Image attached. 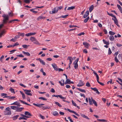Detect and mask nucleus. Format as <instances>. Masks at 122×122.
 <instances>
[{
    "label": "nucleus",
    "mask_w": 122,
    "mask_h": 122,
    "mask_svg": "<svg viewBox=\"0 0 122 122\" xmlns=\"http://www.w3.org/2000/svg\"><path fill=\"white\" fill-rule=\"evenodd\" d=\"M2 17L4 18L3 20V23L0 25V29H1L4 26V24H6L7 23V21L9 20V17L8 15H6L5 14H4L2 15Z\"/></svg>",
    "instance_id": "obj_1"
},
{
    "label": "nucleus",
    "mask_w": 122,
    "mask_h": 122,
    "mask_svg": "<svg viewBox=\"0 0 122 122\" xmlns=\"http://www.w3.org/2000/svg\"><path fill=\"white\" fill-rule=\"evenodd\" d=\"M24 91L25 92V93L28 95L32 96V95L31 93L30 92H31L30 90H29L27 89H23Z\"/></svg>",
    "instance_id": "obj_2"
},
{
    "label": "nucleus",
    "mask_w": 122,
    "mask_h": 122,
    "mask_svg": "<svg viewBox=\"0 0 122 122\" xmlns=\"http://www.w3.org/2000/svg\"><path fill=\"white\" fill-rule=\"evenodd\" d=\"M58 9H57L56 7H55L53 10L52 11H50V14H55L57 12Z\"/></svg>",
    "instance_id": "obj_3"
},
{
    "label": "nucleus",
    "mask_w": 122,
    "mask_h": 122,
    "mask_svg": "<svg viewBox=\"0 0 122 122\" xmlns=\"http://www.w3.org/2000/svg\"><path fill=\"white\" fill-rule=\"evenodd\" d=\"M84 84V83L81 80H80L77 86L78 87H80L83 86Z\"/></svg>",
    "instance_id": "obj_4"
},
{
    "label": "nucleus",
    "mask_w": 122,
    "mask_h": 122,
    "mask_svg": "<svg viewBox=\"0 0 122 122\" xmlns=\"http://www.w3.org/2000/svg\"><path fill=\"white\" fill-rule=\"evenodd\" d=\"M114 19L113 18H112V20H113L114 22V23L118 27L119 26V25L118 23V20L116 17Z\"/></svg>",
    "instance_id": "obj_5"
},
{
    "label": "nucleus",
    "mask_w": 122,
    "mask_h": 122,
    "mask_svg": "<svg viewBox=\"0 0 122 122\" xmlns=\"http://www.w3.org/2000/svg\"><path fill=\"white\" fill-rule=\"evenodd\" d=\"M51 65L54 70L56 71H57L58 70V69L57 66L55 63H53L51 64Z\"/></svg>",
    "instance_id": "obj_6"
},
{
    "label": "nucleus",
    "mask_w": 122,
    "mask_h": 122,
    "mask_svg": "<svg viewBox=\"0 0 122 122\" xmlns=\"http://www.w3.org/2000/svg\"><path fill=\"white\" fill-rule=\"evenodd\" d=\"M83 44L84 46L87 49L88 48L89 46L90 45L88 43L86 42H83Z\"/></svg>",
    "instance_id": "obj_7"
},
{
    "label": "nucleus",
    "mask_w": 122,
    "mask_h": 122,
    "mask_svg": "<svg viewBox=\"0 0 122 122\" xmlns=\"http://www.w3.org/2000/svg\"><path fill=\"white\" fill-rule=\"evenodd\" d=\"M11 105H17L19 107H20L21 105L20 104L19 102L17 101L11 104Z\"/></svg>",
    "instance_id": "obj_8"
},
{
    "label": "nucleus",
    "mask_w": 122,
    "mask_h": 122,
    "mask_svg": "<svg viewBox=\"0 0 122 122\" xmlns=\"http://www.w3.org/2000/svg\"><path fill=\"white\" fill-rule=\"evenodd\" d=\"M4 112V115H10L11 114V111H5Z\"/></svg>",
    "instance_id": "obj_9"
},
{
    "label": "nucleus",
    "mask_w": 122,
    "mask_h": 122,
    "mask_svg": "<svg viewBox=\"0 0 122 122\" xmlns=\"http://www.w3.org/2000/svg\"><path fill=\"white\" fill-rule=\"evenodd\" d=\"M24 109L23 107H17L16 109V111L17 112H20L22 111V110Z\"/></svg>",
    "instance_id": "obj_10"
},
{
    "label": "nucleus",
    "mask_w": 122,
    "mask_h": 122,
    "mask_svg": "<svg viewBox=\"0 0 122 122\" xmlns=\"http://www.w3.org/2000/svg\"><path fill=\"white\" fill-rule=\"evenodd\" d=\"M36 60L39 61H40V63L43 65H45V63L40 58H38L36 59Z\"/></svg>",
    "instance_id": "obj_11"
},
{
    "label": "nucleus",
    "mask_w": 122,
    "mask_h": 122,
    "mask_svg": "<svg viewBox=\"0 0 122 122\" xmlns=\"http://www.w3.org/2000/svg\"><path fill=\"white\" fill-rule=\"evenodd\" d=\"M64 80L63 79H62L61 81H59V82L61 86H63L64 85Z\"/></svg>",
    "instance_id": "obj_12"
},
{
    "label": "nucleus",
    "mask_w": 122,
    "mask_h": 122,
    "mask_svg": "<svg viewBox=\"0 0 122 122\" xmlns=\"http://www.w3.org/2000/svg\"><path fill=\"white\" fill-rule=\"evenodd\" d=\"M68 58L67 60L69 59L70 60L69 64H71L72 63V61L73 60V58L71 57L70 56H68Z\"/></svg>",
    "instance_id": "obj_13"
},
{
    "label": "nucleus",
    "mask_w": 122,
    "mask_h": 122,
    "mask_svg": "<svg viewBox=\"0 0 122 122\" xmlns=\"http://www.w3.org/2000/svg\"><path fill=\"white\" fill-rule=\"evenodd\" d=\"M89 12L88 10L85 13V14L83 16V17L84 18H86L89 15Z\"/></svg>",
    "instance_id": "obj_14"
},
{
    "label": "nucleus",
    "mask_w": 122,
    "mask_h": 122,
    "mask_svg": "<svg viewBox=\"0 0 122 122\" xmlns=\"http://www.w3.org/2000/svg\"><path fill=\"white\" fill-rule=\"evenodd\" d=\"M3 98H9V99H14V98H15V96H5L3 97Z\"/></svg>",
    "instance_id": "obj_15"
},
{
    "label": "nucleus",
    "mask_w": 122,
    "mask_h": 122,
    "mask_svg": "<svg viewBox=\"0 0 122 122\" xmlns=\"http://www.w3.org/2000/svg\"><path fill=\"white\" fill-rule=\"evenodd\" d=\"M24 113L25 115H26L30 116H32V115L28 112H25Z\"/></svg>",
    "instance_id": "obj_16"
},
{
    "label": "nucleus",
    "mask_w": 122,
    "mask_h": 122,
    "mask_svg": "<svg viewBox=\"0 0 122 122\" xmlns=\"http://www.w3.org/2000/svg\"><path fill=\"white\" fill-rule=\"evenodd\" d=\"M42 107V109L43 110H45L47 109H49L51 108L49 106Z\"/></svg>",
    "instance_id": "obj_17"
},
{
    "label": "nucleus",
    "mask_w": 122,
    "mask_h": 122,
    "mask_svg": "<svg viewBox=\"0 0 122 122\" xmlns=\"http://www.w3.org/2000/svg\"><path fill=\"white\" fill-rule=\"evenodd\" d=\"M46 17H43L41 16H40L37 18L38 20H40L44 19Z\"/></svg>",
    "instance_id": "obj_18"
},
{
    "label": "nucleus",
    "mask_w": 122,
    "mask_h": 122,
    "mask_svg": "<svg viewBox=\"0 0 122 122\" xmlns=\"http://www.w3.org/2000/svg\"><path fill=\"white\" fill-rule=\"evenodd\" d=\"M94 8V6L93 5H92L90 6L89 8V11L90 12H91L93 10Z\"/></svg>",
    "instance_id": "obj_19"
},
{
    "label": "nucleus",
    "mask_w": 122,
    "mask_h": 122,
    "mask_svg": "<svg viewBox=\"0 0 122 122\" xmlns=\"http://www.w3.org/2000/svg\"><path fill=\"white\" fill-rule=\"evenodd\" d=\"M91 99H92V101L93 102V103L94 104L95 106H96V107H97V105L96 102L94 100L92 97H91Z\"/></svg>",
    "instance_id": "obj_20"
},
{
    "label": "nucleus",
    "mask_w": 122,
    "mask_h": 122,
    "mask_svg": "<svg viewBox=\"0 0 122 122\" xmlns=\"http://www.w3.org/2000/svg\"><path fill=\"white\" fill-rule=\"evenodd\" d=\"M81 116L82 117L84 118H85L86 119L88 120L90 119L87 116H86V115H84V114H81Z\"/></svg>",
    "instance_id": "obj_21"
},
{
    "label": "nucleus",
    "mask_w": 122,
    "mask_h": 122,
    "mask_svg": "<svg viewBox=\"0 0 122 122\" xmlns=\"http://www.w3.org/2000/svg\"><path fill=\"white\" fill-rule=\"evenodd\" d=\"M63 75L66 76V81L67 82L69 83L71 81V80L70 79H67V76L65 74H63Z\"/></svg>",
    "instance_id": "obj_22"
},
{
    "label": "nucleus",
    "mask_w": 122,
    "mask_h": 122,
    "mask_svg": "<svg viewBox=\"0 0 122 122\" xmlns=\"http://www.w3.org/2000/svg\"><path fill=\"white\" fill-rule=\"evenodd\" d=\"M20 94L22 95V97L23 99H24L25 98V94L21 91H20Z\"/></svg>",
    "instance_id": "obj_23"
},
{
    "label": "nucleus",
    "mask_w": 122,
    "mask_h": 122,
    "mask_svg": "<svg viewBox=\"0 0 122 122\" xmlns=\"http://www.w3.org/2000/svg\"><path fill=\"white\" fill-rule=\"evenodd\" d=\"M77 89L78 90L80 91V92H84L85 93H86V91L82 89H81L80 88H77Z\"/></svg>",
    "instance_id": "obj_24"
},
{
    "label": "nucleus",
    "mask_w": 122,
    "mask_h": 122,
    "mask_svg": "<svg viewBox=\"0 0 122 122\" xmlns=\"http://www.w3.org/2000/svg\"><path fill=\"white\" fill-rule=\"evenodd\" d=\"M53 114L54 116H57L59 115L58 113L56 111L53 112Z\"/></svg>",
    "instance_id": "obj_25"
},
{
    "label": "nucleus",
    "mask_w": 122,
    "mask_h": 122,
    "mask_svg": "<svg viewBox=\"0 0 122 122\" xmlns=\"http://www.w3.org/2000/svg\"><path fill=\"white\" fill-rule=\"evenodd\" d=\"M15 21H19V20L17 19H15L12 20H10L9 22V23H12V22H14Z\"/></svg>",
    "instance_id": "obj_26"
},
{
    "label": "nucleus",
    "mask_w": 122,
    "mask_h": 122,
    "mask_svg": "<svg viewBox=\"0 0 122 122\" xmlns=\"http://www.w3.org/2000/svg\"><path fill=\"white\" fill-rule=\"evenodd\" d=\"M19 116V115H18L15 116H14L12 117L13 120H14L17 119L18 117Z\"/></svg>",
    "instance_id": "obj_27"
},
{
    "label": "nucleus",
    "mask_w": 122,
    "mask_h": 122,
    "mask_svg": "<svg viewBox=\"0 0 122 122\" xmlns=\"http://www.w3.org/2000/svg\"><path fill=\"white\" fill-rule=\"evenodd\" d=\"M36 39L34 37H31L30 38V40L32 42H33L35 41H36Z\"/></svg>",
    "instance_id": "obj_28"
},
{
    "label": "nucleus",
    "mask_w": 122,
    "mask_h": 122,
    "mask_svg": "<svg viewBox=\"0 0 122 122\" xmlns=\"http://www.w3.org/2000/svg\"><path fill=\"white\" fill-rule=\"evenodd\" d=\"M33 104L34 105L36 106L37 107H41V104H35V103H33Z\"/></svg>",
    "instance_id": "obj_29"
},
{
    "label": "nucleus",
    "mask_w": 122,
    "mask_h": 122,
    "mask_svg": "<svg viewBox=\"0 0 122 122\" xmlns=\"http://www.w3.org/2000/svg\"><path fill=\"white\" fill-rule=\"evenodd\" d=\"M103 41L104 44L107 45H109V42H106L104 39L103 40Z\"/></svg>",
    "instance_id": "obj_30"
},
{
    "label": "nucleus",
    "mask_w": 122,
    "mask_h": 122,
    "mask_svg": "<svg viewBox=\"0 0 122 122\" xmlns=\"http://www.w3.org/2000/svg\"><path fill=\"white\" fill-rule=\"evenodd\" d=\"M75 8V6H72L70 7H68L67 9L68 10H72Z\"/></svg>",
    "instance_id": "obj_31"
},
{
    "label": "nucleus",
    "mask_w": 122,
    "mask_h": 122,
    "mask_svg": "<svg viewBox=\"0 0 122 122\" xmlns=\"http://www.w3.org/2000/svg\"><path fill=\"white\" fill-rule=\"evenodd\" d=\"M22 53L28 56H29L30 55V54L28 52H26L24 51H22Z\"/></svg>",
    "instance_id": "obj_32"
},
{
    "label": "nucleus",
    "mask_w": 122,
    "mask_h": 122,
    "mask_svg": "<svg viewBox=\"0 0 122 122\" xmlns=\"http://www.w3.org/2000/svg\"><path fill=\"white\" fill-rule=\"evenodd\" d=\"M109 39L111 41H113L114 40V38L113 36H111L109 37Z\"/></svg>",
    "instance_id": "obj_33"
},
{
    "label": "nucleus",
    "mask_w": 122,
    "mask_h": 122,
    "mask_svg": "<svg viewBox=\"0 0 122 122\" xmlns=\"http://www.w3.org/2000/svg\"><path fill=\"white\" fill-rule=\"evenodd\" d=\"M73 64L74 65V67L76 69L78 67L77 63H75V62H74Z\"/></svg>",
    "instance_id": "obj_34"
},
{
    "label": "nucleus",
    "mask_w": 122,
    "mask_h": 122,
    "mask_svg": "<svg viewBox=\"0 0 122 122\" xmlns=\"http://www.w3.org/2000/svg\"><path fill=\"white\" fill-rule=\"evenodd\" d=\"M55 103L56 104L58 105L59 107H61L62 106L58 102H55Z\"/></svg>",
    "instance_id": "obj_35"
},
{
    "label": "nucleus",
    "mask_w": 122,
    "mask_h": 122,
    "mask_svg": "<svg viewBox=\"0 0 122 122\" xmlns=\"http://www.w3.org/2000/svg\"><path fill=\"white\" fill-rule=\"evenodd\" d=\"M34 9H32L30 10V11L32 12L33 13H34L35 14H36L37 13V12L36 11H34Z\"/></svg>",
    "instance_id": "obj_36"
},
{
    "label": "nucleus",
    "mask_w": 122,
    "mask_h": 122,
    "mask_svg": "<svg viewBox=\"0 0 122 122\" xmlns=\"http://www.w3.org/2000/svg\"><path fill=\"white\" fill-rule=\"evenodd\" d=\"M10 91L11 92L13 93H15V92L14 91V89L12 88H11L10 89Z\"/></svg>",
    "instance_id": "obj_37"
},
{
    "label": "nucleus",
    "mask_w": 122,
    "mask_h": 122,
    "mask_svg": "<svg viewBox=\"0 0 122 122\" xmlns=\"http://www.w3.org/2000/svg\"><path fill=\"white\" fill-rule=\"evenodd\" d=\"M10 107L12 109L15 110L17 107V106H12Z\"/></svg>",
    "instance_id": "obj_38"
},
{
    "label": "nucleus",
    "mask_w": 122,
    "mask_h": 122,
    "mask_svg": "<svg viewBox=\"0 0 122 122\" xmlns=\"http://www.w3.org/2000/svg\"><path fill=\"white\" fill-rule=\"evenodd\" d=\"M71 112H72V113L78 116H79V115L78 113H77L76 112H75V111H73L72 110Z\"/></svg>",
    "instance_id": "obj_39"
},
{
    "label": "nucleus",
    "mask_w": 122,
    "mask_h": 122,
    "mask_svg": "<svg viewBox=\"0 0 122 122\" xmlns=\"http://www.w3.org/2000/svg\"><path fill=\"white\" fill-rule=\"evenodd\" d=\"M38 99H41L45 101L47 100V99H46L42 97H40Z\"/></svg>",
    "instance_id": "obj_40"
},
{
    "label": "nucleus",
    "mask_w": 122,
    "mask_h": 122,
    "mask_svg": "<svg viewBox=\"0 0 122 122\" xmlns=\"http://www.w3.org/2000/svg\"><path fill=\"white\" fill-rule=\"evenodd\" d=\"M88 100L90 105H91L93 104V103H92V101L91 100L90 98H88Z\"/></svg>",
    "instance_id": "obj_41"
},
{
    "label": "nucleus",
    "mask_w": 122,
    "mask_h": 122,
    "mask_svg": "<svg viewBox=\"0 0 122 122\" xmlns=\"http://www.w3.org/2000/svg\"><path fill=\"white\" fill-rule=\"evenodd\" d=\"M117 7H118V8L119 10L120 11L121 10H122V8L120 6V5L118 4H117Z\"/></svg>",
    "instance_id": "obj_42"
},
{
    "label": "nucleus",
    "mask_w": 122,
    "mask_h": 122,
    "mask_svg": "<svg viewBox=\"0 0 122 122\" xmlns=\"http://www.w3.org/2000/svg\"><path fill=\"white\" fill-rule=\"evenodd\" d=\"M109 33L111 35H114L115 34V33L112 31H110L109 32Z\"/></svg>",
    "instance_id": "obj_43"
},
{
    "label": "nucleus",
    "mask_w": 122,
    "mask_h": 122,
    "mask_svg": "<svg viewBox=\"0 0 122 122\" xmlns=\"http://www.w3.org/2000/svg\"><path fill=\"white\" fill-rule=\"evenodd\" d=\"M33 43L36 44V45H39V42L37 41L36 39V41H34L33 42Z\"/></svg>",
    "instance_id": "obj_44"
},
{
    "label": "nucleus",
    "mask_w": 122,
    "mask_h": 122,
    "mask_svg": "<svg viewBox=\"0 0 122 122\" xmlns=\"http://www.w3.org/2000/svg\"><path fill=\"white\" fill-rule=\"evenodd\" d=\"M89 16L87 17L84 20V22L85 23L89 19Z\"/></svg>",
    "instance_id": "obj_45"
},
{
    "label": "nucleus",
    "mask_w": 122,
    "mask_h": 122,
    "mask_svg": "<svg viewBox=\"0 0 122 122\" xmlns=\"http://www.w3.org/2000/svg\"><path fill=\"white\" fill-rule=\"evenodd\" d=\"M68 15H65L61 16L59 18H65Z\"/></svg>",
    "instance_id": "obj_46"
},
{
    "label": "nucleus",
    "mask_w": 122,
    "mask_h": 122,
    "mask_svg": "<svg viewBox=\"0 0 122 122\" xmlns=\"http://www.w3.org/2000/svg\"><path fill=\"white\" fill-rule=\"evenodd\" d=\"M19 101L20 102H21L23 104H27V103H26L24 101H22L21 100H19Z\"/></svg>",
    "instance_id": "obj_47"
},
{
    "label": "nucleus",
    "mask_w": 122,
    "mask_h": 122,
    "mask_svg": "<svg viewBox=\"0 0 122 122\" xmlns=\"http://www.w3.org/2000/svg\"><path fill=\"white\" fill-rule=\"evenodd\" d=\"M91 88L95 92H96L98 90L96 88H92L91 87Z\"/></svg>",
    "instance_id": "obj_48"
},
{
    "label": "nucleus",
    "mask_w": 122,
    "mask_h": 122,
    "mask_svg": "<svg viewBox=\"0 0 122 122\" xmlns=\"http://www.w3.org/2000/svg\"><path fill=\"white\" fill-rule=\"evenodd\" d=\"M91 88L95 92H96L98 90L96 88H92L91 87Z\"/></svg>",
    "instance_id": "obj_49"
},
{
    "label": "nucleus",
    "mask_w": 122,
    "mask_h": 122,
    "mask_svg": "<svg viewBox=\"0 0 122 122\" xmlns=\"http://www.w3.org/2000/svg\"><path fill=\"white\" fill-rule=\"evenodd\" d=\"M29 46V45L27 46L26 45H22V46L23 47V48L25 49H26L27 48L28 46Z\"/></svg>",
    "instance_id": "obj_50"
},
{
    "label": "nucleus",
    "mask_w": 122,
    "mask_h": 122,
    "mask_svg": "<svg viewBox=\"0 0 122 122\" xmlns=\"http://www.w3.org/2000/svg\"><path fill=\"white\" fill-rule=\"evenodd\" d=\"M31 0H24V2L26 3H30Z\"/></svg>",
    "instance_id": "obj_51"
},
{
    "label": "nucleus",
    "mask_w": 122,
    "mask_h": 122,
    "mask_svg": "<svg viewBox=\"0 0 122 122\" xmlns=\"http://www.w3.org/2000/svg\"><path fill=\"white\" fill-rule=\"evenodd\" d=\"M71 102H72V104L73 105H74V106H75V107H76V105H77L76 104L75 102H74V101L73 100H72Z\"/></svg>",
    "instance_id": "obj_52"
},
{
    "label": "nucleus",
    "mask_w": 122,
    "mask_h": 122,
    "mask_svg": "<svg viewBox=\"0 0 122 122\" xmlns=\"http://www.w3.org/2000/svg\"><path fill=\"white\" fill-rule=\"evenodd\" d=\"M85 34V33L84 32H82L79 33L77 35L78 36H81V35H83Z\"/></svg>",
    "instance_id": "obj_53"
},
{
    "label": "nucleus",
    "mask_w": 122,
    "mask_h": 122,
    "mask_svg": "<svg viewBox=\"0 0 122 122\" xmlns=\"http://www.w3.org/2000/svg\"><path fill=\"white\" fill-rule=\"evenodd\" d=\"M86 86L88 87H89L90 86V84L88 82H87L86 83Z\"/></svg>",
    "instance_id": "obj_54"
},
{
    "label": "nucleus",
    "mask_w": 122,
    "mask_h": 122,
    "mask_svg": "<svg viewBox=\"0 0 122 122\" xmlns=\"http://www.w3.org/2000/svg\"><path fill=\"white\" fill-rule=\"evenodd\" d=\"M16 56L18 57H24V56L22 55V54H20V55H17Z\"/></svg>",
    "instance_id": "obj_55"
},
{
    "label": "nucleus",
    "mask_w": 122,
    "mask_h": 122,
    "mask_svg": "<svg viewBox=\"0 0 122 122\" xmlns=\"http://www.w3.org/2000/svg\"><path fill=\"white\" fill-rule=\"evenodd\" d=\"M56 7L57 8V9H58V10H61L62 8V7L61 6H60L59 7Z\"/></svg>",
    "instance_id": "obj_56"
},
{
    "label": "nucleus",
    "mask_w": 122,
    "mask_h": 122,
    "mask_svg": "<svg viewBox=\"0 0 122 122\" xmlns=\"http://www.w3.org/2000/svg\"><path fill=\"white\" fill-rule=\"evenodd\" d=\"M7 95V94L5 93H2L1 94V97H3L5 96H6Z\"/></svg>",
    "instance_id": "obj_57"
},
{
    "label": "nucleus",
    "mask_w": 122,
    "mask_h": 122,
    "mask_svg": "<svg viewBox=\"0 0 122 122\" xmlns=\"http://www.w3.org/2000/svg\"><path fill=\"white\" fill-rule=\"evenodd\" d=\"M4 56L2 55L0 58V61L1 62H2L3 61L2 59L4 58Z\"/></svg>",
    "instance_id": "obj_58"
},
{
    "label": "nucleus",
    "mask_w": 122,
    "mask_h": 122,
    "mask_svg": "<svg viewBox=\"0 0 122 122\" xmlns=\"http://www.w3.org/2000/svg\"><path fill=\"white\" fill-rule=\"evenodd\" d=\"M18 34L20 36H24V34L23 33H20V32H19Z\"/></svg>",
    "instance_id": "obj_59"
},
{
    "label": "nucleus",
    "mask_w": 122,
    "mask_h": 122,
    "mask_svg": "<svg viewBox=\"0 0 122 122\" xmlns=\"http://www.w3.org/2000/svg\"><path fill=\"white\" fill-rule=\"evenodd\" d=\"M5 33L4 30L3 31L0 33V37L2 36V35Z\"/></svg>",
    "instance_id": "obj_60"
},
{
    "label": "nucleus",
    "mask_w": 122,
    "mask_h": 122,
    "mask_svg": "<svg viewBox=\"0 0 122 122\" xmlns=\"http://www.w3.org/2000/svg\"><path fill=\"white\" fill-rule=\"evenodd\" d=\"M115 60L117 63L119 61L117 59V57L116 56L115 57Z\"/></svg>",
    "instance_id": "obj_61"
},
{
    "label": "nucleus",
    "mask_w": 122,
    "mask_h": 122,
    "mask_svg": "<svg viewBox=\"0 0 122 122\" xmlns=\"http://www.w3.org/2000/svg\"><path fill=\"white\" fill-rule=\"evenodd\" d=\"M97 81L102 86H103L104 85V84L103 83L99 82V80H98V81Z\"/></svg>",
    "instance_id": "obj_62"
},
{
    "label": "nucleus",
    "mask_w": 122,
    "mask_h": 122,
    "mask_svg": "<svg viewBox=\"0 0 122 122\" xmlns=\"http://www.w3.org/2000/svg\"><path fill=\"white\" fill-rule=\"evenodd\" d=\"M83 53H87V51L86 49H85L83 50Z\"/></svg>",
    "instance_id": "obj_63"
},
{
    "label": "nucleus",
    "mask_w": 122,
    "mask_h": 122,
    "mask_svg": "<svg viewBox=\"0 0 122 122\" xmlns=\"http://www.w3.org/2000/svg\"><path fill=\"white\" fill-rule=\"evenodd\" d=\"M112 51H111V50L110 48H109L108 49V54L109 55H110L112 53Z\"/></svg>",
    "instance_id": "obj_64"
}]
</instances>
